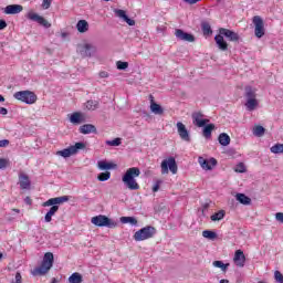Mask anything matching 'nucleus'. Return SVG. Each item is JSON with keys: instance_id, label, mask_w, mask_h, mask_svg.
Wrapping results in <instances>:
<instances>
[{"instance_id": "1", "label": "nucleus", "mask_w": 283, "mask_h": 283, "mask_svg": "<svg viewBox=\"0 0 283 283\" xmlns=\"http://www.w3.org/2000/svg\"><path fill=\"white\" fill-rule=\"evenodd\" d=\"M192 123L196 127H203L202 135L207 140L211 139V133L216 129V124H208L209 119L205 118L202 112H195L191 115Z\"/></svg>"}, {"instance_id": "2", "label": "nucleus", "mask_w": 283, "mask_h": 283, "mask_svg": "<svg viewBox=\"0 0 283 283\" xmlns=\"http://www.w3.org/2000/svg\"><path fill=\"white\" fill-rule=\"evenodd\" d=\"M69 196L55 197L46 200L42 203V207H51L50 210L44 216L45 222H52V217L56 216L59 212V205H63V202H69Z\"/></svg>"}, {"instance_id": "3", "label": "nucleus", "mask_w": 283, "mask_h": 283, "mask_svg": "<svg viewBox=\"0 0 283 283\" xmlns=\"http://www.w3.org/2000/svg\"><path fill=\"white\" fill-rule=\"evenodd\" d=\"M140 176V168L132 167L126 170V172L122 177V182L129 189L130 191H138L140 186L136 181V178Z\"/></svg>"}, {"instance_id": "4", "label": "nucleus", "mask_w": 283, "mask_h": 283, "mask_svg": "<svg viewBox=\"0 0 283 283\" xmlns=\"http://www.w3.org/2000/svg\"><path fill=\"white\" fill-rule=\"evenodd\" d=\"M52 266H54V254L52 252H46L43 256L41 265L35 268L32 274L45 275V273H48Z\"/></svg>"}, {"instance_id": "5", "label": "nucleus", "mask_w": 283, "mask_h": 283, "mask_svg": "<svg viewBox=\"0 0 283 283\" xmlns=\"http://www.w3.org/2000/svg\"><path fill=\"white\" fill-rule=\"evenodd\" d=\"M13 98L15 101H20L21 103H25V105H34L38 101V96L32 91H19L13 94Z\"/></svg>"}, {"instance_id": "6", "label": "nucleus", "mask_w": 283, "mask_h": 283, "mask_svg": "<svg viewBox=\"0 0 283 283\" xmlns=\"http://www.w3.org/2000/svg\"><path fill=\"white\" fill-rule=\"evenodd\" d=\"M91 222L95 227H101V228L106 227L107 229H116V227H118V223H116V221L109 219L105 214H98L93 217L91 219Z\"/></svg>"}, {"instance_id": "7", "label": "nucleus", "mask_w": 283, "mask_h": 283, "mask_svg": "<svg viewBox=\"0 0 283 283\" xmlns=\"http://www.w3.org/2000/svg\"><path fill=\"white\" fill-rule=\"evenodd\" d=\"M154 235H156V228L147 226L135 232L134 240L136 242H143V240H149V238H154Z\"/></svg>"}, {"instance_id": "8", "label": "nucleus", "mask_w": 283, "mask_h": 283, "mask_svg": "<svg viewBox=\"0 0 283 283\" xmlns=\"http://www.w3.org/2000/svg\"><path fill=\"white\" fill-rule=\"evenodd\" d=\"M80 149H85V143L78 142L73 146L59 150L57 156H62V158H70V156H74V154H78Z\"/></svg>"}, {"instance_id": "9", "label": "nucleus", "mask_w": 283, "mask_h": 283, "mask_svg": "<svg viewBox=\"0 0 283 283\" xmlns=\"http://www.w3.org/2000/svg\"><path fill=\"white\" fill-rule=\"evenodd\" d=\"M169 171H171L174 175L178 174V164L174 157H169L168 159H164L161 161V174H169Z\"/></svg>"}, {"instance_id": "10", "label": "nucleus", "mask_w": 283, "mask_h": 283, "mask_svg": "<svg viewBox=\"0 0 283 283\" xmlns=\"http://www.w3.org/2000/svg\"><path fill=\"white\" fill-rule=\"evenodd\" d=\"M252 23L254 24V35L256 39H262V36L266 34V30L264 29V20H262V17L260 15H254Z\"/></svg>"}, {"instance_id": "11", "label": "nucleus", "mask_w": 283, "mask_h": 283, "mask_svg": "<svg viewBox=\"0 0 283 283\" xmlns=\"http://www.w3.org/2000/svg\"><path fill=\"white\" fill-rule=\"evenodd\" d=\"M80 54L83 59H90L96 54V46L93 44L86 43L83 45H78Z\"/></svg>"}, {"instance_id": "12", "label": "nucleus", "mask_w": 283, "mask_h": 283, "mask_svg": "<svg viewBox=\"0 0 283 283\" xmlns=\"http://www.w3.org/2000/svg\"><path fill=\"white\" fill-rule=\"evenodd\" d=\"M219 34L221 36H226L228 41H231L232 43H239L240 42V34L235 33L234 31H231L229 29L220 28Z\"/></svg>"}, {"instance_id": "13", "label": "nucleus", "mask_w": 283, "mask_h": 283, "mask_svg": "<svg viewBox=\"0 0 283 283\" xmlns=\"http://www.w3.org/2000/svg\"><path fill=\"white\" fill-rule=\"evenodd\" d=\"M175 36L178 41H186L187 43L196 42V36L191 33L185 32L182 29H176Z\"/></svg>"}, {"instance_id": "14", "label": "nucleus", "mask_w": 283, "mask_h": 283, "mask_svg": "<svg viewBox=\"0 0 283 283\" xmlns=\"http://www.w3.org/2000/svg\"><path fill=\"white\" fill-rule=\"evenodd\" d=\"M198 163H199L200 167L202 169H205V171H211V169H213V167H216L218 165V159H216L213 157H211L210 159L199 157Z\"/></svg>"}, {"instance_id": "15", "label": "nucleus", "mask_w": 283, "mask_h": 283, "mask_svg": "<svg viewBox=\"0 0 283 283\" xmlns=\"http://www.w3.org/2000/svg\"><path fill=\"white\" fill-rule=\"evenodd\" d=\"M27 19H30V21H35V23H39V25H42L43 28H52V24L49 23L45 18L39 15V13L29 12L27 14Z\"/></svg>"}, {"instance_id": "16", "label": "nucleus", "mask_w": 283, "mask_h": 283, "mask_svg": "<svg viewBox=\"0 0 283 283\" xmlns=\"http://www.w3.org/2000/svg\"><path fill=\"white\" fill-rule=\"evenodd\" d=\"M177 132L181 140H184L185 143H191V135L189 134L187 126H185L182 122L177 123Z\"/></svg>"}, {"instance_id": "17", "label": "nucleus", "mask_w": 283, "mask_h": 283, "mask_svg": "<svg viewBox=\"0 0 283 283\" xmlns=\"http://www.w3.org/2000/svg\"><path fill=\"white\" fill-rule=\"evenodd\" d=\"M114 13L116 14V17H118L119 19H123V21H125V23H127V25H136V21L134 19H130L129 15H127V12L123 9H115Z\"/></svg>"}, {"instance_id": "18", "label": "nucleus", "mask_w": 283, "mask_h": 283, "mask_svg": "<svg viewBox=\"0 0 283 283\" xmlns=\"http://www.w3.org/2000/svg\"><path fill=\"white\" fill-rule=\"evenodd\" d=\"M149 99H150V112L153 114H156L157 116H163L165 114V108H163L160 104L154 101V95H149Z\"/></svg>"}, {"instance_id": "19", "label": "nucleus", "mask_w": 283, "mask_h": 283, "mask_svg": "<svg viewBox=\"0 0 283 283\" xmlns=\"http://www.w3.org/2000/svg\"><path fill=\"white\" fill-rule=\"evenodd\" d=\"M214 41H216V43H217V48H218L221 52H227V50H229V43H227V42L224 41V36L221 35L220 33L214 36Z\"/></svg>"}, {"instance_id": "20", "label": "nucleus", "mask_w": 283, "mask_h": 283, "mask_svg": "<svg viewBox=\"0 0 283 283\" xmlns=\"http://www.w3.org/2000/svg\"><path fill=\"white\" fill-rule=\"evenodd\" d=\"M70 123L73 125H81V123H85V114L81 112H75L70 115Z\"/></svg>"}, {"instance_id": "21", "label": "nucleus", "mask_w": 283, "mask_h": 283, "mask_svg": "<svg viewBox=\"0 0 283 283\" xmlns=\"http://www.w3.org/2000/svg\"><path fill=\"white\" fill-rule=\"evenodd\" d=\"M233 260L237 266L242 268L244 266V262H247V256L242 250H237Z\"/></svg>"}, {"instance_id": "22", "label": "nucleus", "mask_w": 283, "mask_h": 283, "mask_svg": "<svg viewBox=\"0 0 283 283\" xmlns=\"http://www.w3.org/2000/svg\"><path fill=\"white\" fill-rule=\"evenodd\" d=\"M20 12H23L21 4H9L4 8V14H19Z\"/></svg>"}, {"instance_id": "23", "label": "nucleus", "mask_w": 283, "mask_h": 283, "mask_svg": "<svg viewBox=\"0 0 283 283\" xmlns=\"http://www.w3.org/2000/svg\"><path fill=\"white\" fill-rule=\"evenodd\" d=\"M97 167H98V169H101V171H109L112 169H116V167H118V166L116 164L109 163L107 160H99L97 163Z\"/></svg>"}, {"instance_id": "24", "label": "nucleus", "mask_w": 283, "mask_h": 283, "mask_svg": "<svg viewBox=\"0 0 283 283\" xmlns=\"http://www.w3.org/2000/svg\"><path fill=\"white\" fill-rule=\"evenodd\" d=\"M19 180H20V188L21 189H30L32 187V181H30V177L25 174H20L19 175Z\"/></svg>"}, {"instance_id": "25", "label": "nucleus", "mask_w": 283, "mask_h": 283, "mask_svg": "<svg viewBox=\"0 0 283 283\" xmlns=\"http://www.w3.org/2000/svg\"><path fill=\"white\" fill-rule=\"evenodd\" d=\"M96 126H94L93 124H84L80 126V134H96Z\"/></svg>"}, {"instance_id": "26", "label": "nucleus", "mask_w": 283, "mask_h": 283, "mask_svg": "<svg viewBox=\"0 0 283 283\" xmlns=\"http://www.w3.org/2000/svg\"><path fill=\"white\" fill-rule=\"evenodd\" d=\"M76 29L80 34H85V32L90 30V23H87V20H80L76 24Z\"/></svg>"}, {"instance_id": "27", "label": "nucleus", "mask_w": 283, "mask_h": 283, "mask_svg": "<svg viewBox=\"0 0 283 283\" xmlns=\"http://www.w3.org/2000/svg\"><path fill=\"white\" fill-rule=\"evenodd\" d=\"M218 140L222 147H228V145H231V137L227 133H221Z\"/></svg>"}, {"instance_id": "28", "label": "nucleus", "mask_w": 283, "mask_h": 283, "mask_svg": "<svg viewBox=\"0 0 283 283\" xmlns=\"http://www.w3.org/2000/svg\"><path fill=\"white\" fill-rule=\"evenodd\" d=\"M235 199L238 202H240V205H245V206L251 205V199L249 198V196L244 193H241V192L237 193Z\"/></svg>"}, {"instance_id": "29", "label": "nucleus", "mask_w": 283, "mask_h": 283, "mask_svg": "<svg viewBox=\"0 0 283 283\" xmlns=\"http://www.w3.org/2000/svg\"><path fill=\"white\" fill-rule=\"evenodd\" d=\"M122 224H132V227H136L138 224V220L135 217H120Z\"/></svg>"}, {"instance_id": "30", "label": "nucleus", "mask_w": 283, "mask_h": 283, "mask_svg": "<svg viewBox=\"0 0 283 283\" xmlns=\"http://www.w3.org/2000/svg\"><path fill=\"white\" fill-rule=\"evenodd\" d=\"M201 30L205 36H211V34H213V30L211 29V24H209V22H202Z\"/></svg>"}, {"instance_id": "31", "label": "nucleus", "mask_w": 283, "mask_h": 283, "mask_svg": "<svg viewBox=\"0 0 283 283\" xmlns=\"http://www.w3.org/2000/svg\"><path fill=\"white\" fill-rule=\"evenodd\" d=\"M258 105H259V103L255 97L247 99L245 107H247L248 112H253L255 109V107H258Z\"/></svg>"}, {"instance_id": "32", "label": "nucleus", "mask_w": 283, "mask_h": 283, "mask_svg": "<svg viewBox=\"0 0 283 283\" xmlns=\"http://www.w3.org/2000/svg\"><path fill=\"white\" fill-rule=\"evenodd\" d=\"M224 216H227V212L224 210H219L210 217V220H212V222H218L220 220H224Z\"/></svg>"}, {"instance_id": "33", "label": "nucleus", "mask_w": 283, "mask_h": 283, "mask_svg": "<svg viewBox=\"0 0 283 283\" xmlns=\"http://www.w3.org/2000/svg\"><path fill=\"white\" fill-rule=\"evenodd\" d=\"M98 101H94V99H88L86 103H85V107L86 109L91 111V112H94L95 109H98Z\"/></svg>"}, {"instance_id": "34", "label": "nucleus", "mask_w": 283, "mask_h": 283, "mask_svg": "<svg viewBox=\"0 0 283 283\" xmlns=\"http://www.w3.org/2000/svg\"><path fill=\"white\" fill-rule=\"evenodd\" d=\"M111 178L112 172L107 170L97 175V180H99V182H107V180H109Z\"/></svg>"}, {"instance_id": "35", "label": "nucleus", "mask_w": 283, "mask_h": 283, "mask_svg": "<svg viewBox=\"0 0 283 283\" xmlns=\"http://www.w3.org/2000/svg\"><path fill=\"white\" fill-rule=\"evenodd\" d=\"M70 283H82L83 282V275L81 273L74 272L70 277H69Z\"/></svg>"}, {"instance_id": "36", "label": "nucleus", "mask_w": 283, "mask_h": 283, "mask_svg": "<svg viewBox=\"0 0 283 283\" xmlns=\"http://www.w3.org/2000/svg\"><path fill=\"white\" fill-rule=\"evenodd\" d=\"M244 96H245L247 101H249L251 98H255V90H253V87H251V86H245Z\"/></svg>"}, {"instance_id": "37", "label": "nucleus", "mask_w": 283, "mask_h": 283, "mask_svg": "<svg viewBox=\"0 0 283 283\" xmlns=\"http://www.w3.org/2000/svg\"><path fill=\"white\" fill-rule=\"evenodd\" d=\"M202 235L207 239V240H216V238H218V233L211 231V230H203L202 231Z\"/></svg>"}, {"instance_id": "38", "label": "nucleus", "mask_w": 283, "mask_h": 283, "mask_svg": "<svg viewBox=\"0 0 283 283\" xmlns=\"http://www.w3.org/2000/svg\"><path fill=\"white\" fill-rule=\"evenodd\" d=\"M212 266L216 269H221V271L226 272L229 269V263L224 264L222 261H213Z\"/></svg>"}, {"instance_id": "39", "label": "nucleus", "mask_w": 283, "mask_h": 283, "mask_svg": "<svg viewBox=\"0 0 283 283\" xmlns=\"http://www.w3.org/2000/svg\"><path fill=\"white\" fill-rule=\"evenodd\" d=\"M265 132H266V128H264L263 126H260V125H258V126H255V127L253 128V135H254V136H258L259 138L262 137V135H263Z\"/></svg>"}, {"instance_id": "40", "label": "nucleus", "mask_w": 283, "mask_h": 283, "mask_svg": "<svg viewBox=\"0 0 283 283\" xmlns=\"http://www.w3.org/2000/svg\"><path fill=\"white\" fill-rule=\"evenodd\" d=\"M122 139L120 137H117L113 140H106V145H108L109 147H120V144H122Z\"/></svg>"}, {"instance_id": "41", "label": "nucleus", "mask_w": 283, "mask_h": 283, "mask_svg": "<svg viewBox=\"0 0 283 283\" xmlns=\"http://www.w3.org/2000/svg\"><path fill=\"white\" fill-rule=\"evenodd\" d=\"M272 154H283V144H275L270 148Z\"/></svg>"}, {"instance_id": "42", "label": "nucleus", "mask_w": 283, "mask_h": 283, "mask_svg": "<svg viewBox=\"0 0 283 283\" xmlns=\"http://www.w3.org/2000/svg\"><path fill=\"white\" fill-rule=\"evenodd\" d=\"M234 171L237 174H244L247 172V166H244V163H239L235 168H234Z\"/></svg>"}, {"instance_id": "43", "label": "nucleus", "mask_w": 283, "mask_h": 283, "mask_svg": "<svg viewBox=\"0 0 283 283\" xmlns=\"http://www.w3.org/2000/svg\"><path fill=\"white\" fill-rule=\"evenodd\" d=\"M116 67H117V70L125 71V70H127V67H129V63L128 62H123V61H117L116 62Z\"/></svg>"}, {"instance_id": "44", "label": "nucleus", "mask_w": 283, "mask_h": 283, "mask_svg": "<svg viewBox=\"0 0 283 283\" xmlns=\"http://www.w3.org/2000/svg\"><path fill=\"white\" fill-rule=\"evenodd\" d=\"M10 165V160L7 158H0V169H6Z\"/></svg>"}, {"instance_id": "45", "label": "nucleus", "mask_w": 283, "mask_h": 283, "mask_svg": "<svg viewBox=\"0 0 283 283\" xmlns=\"http://www.w3.org/2000/svg\"><path fill=\"white\" fill-rule=\"evenodd\" d=\"M274 280L279 283H283V274L280 271L274 272Z\"/></svg>"}, {"instance_id": "46", "label": "nucleus", "mask_w": 283, "mask_h": 283, "mask_svg": "<svg viewBox=\"0 0 283 283\" xmlns=\"http://www.w3.org/2000/svg\"><path fill=\"white\" fill-rule=\"evenodd\" d=\"M160 185H163V180H157L156 184L153 186V192L156 193L160 189Z\"/></svg>"}, {"instance_id": "47", "label": "nucleus", "mask_w": 283, "mask_h": 283, "mask_svg": "<svg viewBox=\"0 0 283 283\" xmlns=\"http://www.w3.org/2000/svg\"><path fill=\"white\" fill-rule=\"evenodd\" d=\"M23 277L21 276V272L15 273V281H12L11 283H23Z\"/></svg>"}, {"instance_id": "48", "label": "nucleus", "mask_w": 283, "mask_h": 283, "mask_svg": "<svg viewBox=\"0 0 283 283\" xmlns=\"http://www.w3.org/2000/svg\"><path fill=\"white\" fill-rule=\"evenodd\" d=\"M51 6H52L51 0H43L42 7L44 8V10H48Z\"/></svg>"}, {"instance_id": "49", "label": "nucleus", "mask_w": 283, "mask_h": 283, "mask_svg": "<svg viewBox=\"0 0 283 283\" xmlns=\"http://www.w3.org/2000/svg\"><path fill=\"white\" fill-rule=\"evenodd\" d=\"M275 220H277V222H281V224H283V212H276Z\"/></svg>"}, {"instance_id": "50", "label": "nucleus", "mask_w": 283, "mask_h": 283, "mask_svg": "<svg viewBox=\"0 0 283 283\" xmlns=\"http://www.w3.org/2000/svg\"><path fill=\"white\" fill-rule=\"evenodd\" d=\"M8 28V22L6 20H0V30H6Z\"/></svg>"}, {"instance_id": "51", "label": "nucleus", "mask_w": 283, "mask_h": 283, "mask_svg": "<svg viewBox=\"0 0 283 283\" xmlns=\"http://www.w3.org/2000/svg\"><path fill=\"white\" fill-rule=\"evenodd\" d=\"M8 145H10V140L8 139L0 140V147H8Z\"/></svg>"}, {"instance_id": "52", "label": "nucleus", "mask_w": 283, "mask_h": 283, "mask_svg": "<svg viewBox=\"0 0 283 283\" xmlns=\"http://www.w3.org/2000/svg\"><path fill=\"white\" fill-rule=\"evenodd\" d=\"M108 76H109V73H107L106 71L99 72V78H107Z\"/></svg>"}, {"instance_id": "53", "label": "nucleus", "mask_w": 283, "mask_h": 283, "mask_svg": "<svg viewBox=\"0 0 283 283\" xmlns=\"http://www.w3.org/2000/svg\"><path fill=\"white\" fill-rule=\"evenodd\" d=\"M198 1H200V0H184V2L189 3V6H193V4L198 3Z\"/></svg>"}, {"instance_id": "54", "label": "nucleus", "mask_w": 283, "mask_h": 283, "mask_svg": "<svg viewBox=\"0 0 283 283\" xmlns=\"http://www.w3.org/2000/svg\"><path fill=\"white\" fill-rule=\"evenodd\" d=\"M0 114H1L2 116H6V115L8 114V108H6V107H0Z\"/></svg>"}, {"instance_id": "55", "label": "nucleus", "mask_w": 283, "mask_h": 283, "mask_svg": "<svg viewBox=\"0 0 283 283\" xmlns=\"http://www.w3.org/2000/svg\"><path fill=\"white\" fill-rule=\"evenodd\" d=\"M24 202H25V205L31 206L32 205V199L30 197H25Z\"/></svg>"}, {"instance_id": "56", "label": "nucleus", "mask_w": 283, "mask_h": 283, "mask_svg": "<svg viewBox=\"0 0 283 283\" xmlns=\"http://www.w3.org/2000/svg\"><path fill=\"white\" fill-rule=\"evenodd\" d=\"M0 103H6V97H3V95H0Z\"/></svg>"}, {"instance_id": "57", "label": "nucleus", "mask_w": 283, "mask_h": 283, "mask_svg": "<svg viewBox=\"0 0 283 283\" xmlns=\"http://www.w3.org/2000/svg\"><path fill=\"white\" fill-rule=\"evenodd\" d=\"M219 283H229V280L222 279V280L219 281Z\"/></svg>"}, {"instance_id": "58", "label": "nucleus", "mask_w": 283, "mask_h": 283, "mask_svg": "<svg viewBox=\"0 0 283 283\" xmlns=\"http://www.w3.org/2000/svg\"><path fill=\"white\" fill-rule=\"evenodd\" d=\"M165 29L163 27H157V32H163Z\"/></svg>"}, {"instance_id": "59", "label": "nucleus", "mask_w": 283, "mask_h": 283, "mask_svg": "<svg viewBox=\"0 0 283 283\" xmlns=\"http://www.w3.org/2000/svg\"><path fill=\"white\" fill-rule=\"evenodd\" d=\"M203 209H209V203H205Z\"/></svg>"}, {"instance_id": "60", "label": "nucleus", "mask_w": 283, "mask_h": 283, "mask_svg": "<svg viewBox=\"0 0 283 283\" xmlns=\"http://www.w3.org/2000/svg\"><path fill=\"white\" fill-rule=\"evenodd\" d=\"M13 211H14L15 213H21V210H19V209H13Z\"/></svg>"}, {"instance_id": "61", "label": "nucleus", "mask_w": 283, "mask_h": 283, "mask_svg": "<svg viewBox=\"0 0 283 283\" xmlns=\"http://www.w3.org/2000/svg\"><path fill=\"white\" fill-rule=\"evenodd\" d=\"M62 36H63V38L67 36V33H62Z\"/></svg>"}, {"instance_id": "62", "label": "nucleus", "mask_w": 283, "mask_h": 283, "mask_svg": "<svg viewBox=\"0 0 283 283\" xmlns=\"http://www.w3.org/2000/svg\"><path fill=\"white\" fill-rule=\"evenodd\" d=\"M51 283H56V279H52V282Z\"/></svg>"}, {"instance_id": "63", "label": "nucleus", "mask_w": 283, "mask_h": 283, "mask_svg": "<svg viewBox=\"0 0 283 283\" xmlns=\"http://www.w3.org/2000/svg\"><path fill=\"white\" fill-rule=\"evenodd\" d=\"M3 258V253L0 252V260Z\"/></svg>"}, {"instance_id": "64", "label": "nucleus", "mask_w": 283, "mask_h": 283, "mask_svg": "<svg viewBox=\"0 0 283 283\" xmlns=\"http://www.w3.org/2000/svg\"><path fill=\"white\" fill-rule=\"evenodd\" d=\"M104 1H109V0H104Z\"/></svg>"}]
</instances>
